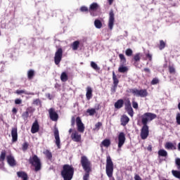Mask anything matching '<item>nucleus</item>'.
I'll list each match as a JSON object with an SVG mask.
<instances>
[{
  "label": "nucleus",
  "mask_w": 180,
  "mask_h": 180,
  "mask_svg": "<svg viewBox=\"0 0 180 180\" xmlns=\"http://www.w3.org/2000/svg\"><path fill=\"white\" fill-rule=\"evenodd\" d=\"M61 175L64 180L72 179V176H74V167L68 165H65L61 172Z\"/></svg>",
  "instance_id": "1"
},
{
  "label": "nucleus",
  "mask_w": 180,
  "mask_h": 180,
  "mask_svg": "<svg viewBox=\"0 0 180 180\" xmlns=\"http://www.w3.org/2000/svg\"><path fill=\"white\" fill-rule=\"evenodd\" d=\"M105 172L108 178L113 176V162L109 155L107 156L106 159Z\"/></svg>",
  "instance_id": "2"
},
{
  "label": "nucleus",
  "mask_w": 180,
  "mask_h": 180,
  "mask_svg": "<svg viewBox=\"0 0 180 180\" xmlns=\"http://www.w3.org/2000/svg\"><path fill=\"white\" fill-rule=\"evenodd\" d=\"M29 161L30 164H32V165L34 167V171L37 172V171H40V169H41V162L37 155H33L30 158Z\"/></svg>",
  "instance_id": "3"
},
{
  "label": "nucleus",
  "mask_w": 180,
  "mask_h": 180,
  "mask_svg": "<svg viewBox=\"0 0 180 180\" xmlns=\"http://www.w3.org/2000/svg\"><path fill=\"white\" fill-rule=\"evenodd\" d=\"M155 117H157V115L151 112H146L141 116L142 124L147 126V123H148V122H151V120H154Z\"/></svg>",
  "instance_id": "4"
},
{
  "label": "nucleus",
  "mask_w": 180,
  "mask_h": 180,
  "mask_svg": "<svg viewBox=\"0 0 180 180\" xmlns=\"http://www.w3.org/2000/svg\"><path fill=\"white\" fill-rule=\"evenodd\" d=\"M81 164L85 172H91V162L88 160L87 157L82 156L81 158Z\"/></svg>",
  "instance_id": "5"
},
{
  "label": "nucleus",
  "mask_w": 180,
  "mask_h": 180,
  "mask_svg": "<svg viewBox=\"0 0 180 180\" xmlns=\"http://www.w3.org/2000/svg\"><path fill=\"white\" fill-rule=\"evenodd\" d=\"M131 94H133L134 96H140V98H146L148 96V93L146 89H132L130 90Z\"/></svg>",
  "instance_id": "6"
},
{
  "label": "nucleus",
  "mask_w": 180,
  "mask_h": 180,
  "mask_svg": "<svg viewBox=\"0 0 180 180\" xmlns=\"http://www.w3.org/2000/svg\"><path fill=\"white\" fill-rule=\"evenodd\" d=\"M62 59H63V49L59 48L55 53V56H54L55 64L56 65H58V64L61 63Z\"/></svg>",
  "instance_id": "7"
},
{
  "label": "nucleus",
  "mask_w": 180,
  "mask_h": 180,
  "mask_svg": "<svg viewBox=\"0 0 180 180\" xmlns=\"http://www.w3.org/2000/svg\"><path fill=\"white\" fill-rule=\"evenodd\" d=\"M124 143H126V134L124 132H120L118 135V150L117 151H120L122 147H123Z\"/></svg>",
  "instance_id": "8"
},
{
  "label": "nucleus",
  "mask_w": 180,
  "mask_h": 180,
  "mask_svg": "<svg viewBox=\"0 0 180 180\" xmlns=\"http://www.w3.org/2000/svg\"><path fill=\"white\" fill-rule=\"evenodd\" d=\"M76 124L79 133H84V131H85V126L84 125V123H82V120H81L79 117L76 118Z\"/></svg>",
  "instance_id": "9"
},
{
  "label": "nucleus",
  "mask_w": 180,
  "mask_h": 180,
  "mask_svg": "<svg viewBox=\"0 0 180 180\" xmlns=\"http://www.w3.org/2000/svg\"><path fill=\"white\" fill-rule=\"evenodd\" d=\"M113 25H115V13L113 11H110L109 13V20H108V27L110 30H113Z\"/></svg>",
  "instance_id": "10"
},
{
  "label": "nucleus",
  "mask_w": 180,
  "mask_h": 180,
  "mask_svg": "<svg viewBox=\"0 0 180 180\" xmlns=\"http://www.w3.org/2000/svg\"><path fill=\"white\" fill-rule=\"evenodd\" d=\"M141 137L142 140H146L148 137V126L143 125L141 131Z\"/></svg>",
  "instance_id": "11"
},
{
  "label": "nucleus",
  "mask_w": 180,
  "mask_h": 180,
  "mask_svg": "<svg viewBox=\"0 0 180 180\" xmlns=\"http://www.w3.org/2000/svg\"><path fill=\"white\" fill-rule=\"evenodd\" d=\"M49 113L51 120H53V122H57L58 120V114L56 113V110H54L53 108H50L49 110Z\"/></svg>",
  "instance_id": "12"
},
{
  "label": "nucleus",
  "mask_w": 180,
  "mask_h": 180,
  "mask_svg": "<svg viewBox=\"0 0 180 180\" xmlns=\"http://www.w3.org/2000/svg\"><path fill=\"white\" fill-rule=\"evenodd\" d=\"M71 139L75 143H79L81 141V134L77 131H75L71 134Z\"/></svg>",
  "instance_id": "13"
},
{
  "label": "nucleus",
  "mask_w": 180,
  "mask_h": 180,
  "mask_svg": "<svg viewBox=\"0 0 180 180\" xmlns=\"http://www.w3.org/2000/svg\"><path fill=\"white\" fill-rule=\"evenodd\" d=\"M54 136H55V143H56L58 148H60L61 141H60V134L58 133V129H55V131H54Z\"/></svg>",
  "instance_id": "14"
},
{
  "label": "nucleus",
  "mask_w": 180,
  "mask_h": 180,
  "mask_svg": "<svg viewBox=\"0 0 180 180\" xmlns=\"http://www.w3.org/2000/svg\"><path fill=\"white\" fill-rule=\"evenodd\" d=\"M6 160L10 167H15V165H16V160H15V158L12 156V155H7Z\"/></svg>",
  "instance_id": "15"
},
{
  "label": "nucleus",
  "mask_w": 180,
  "mask_h": 180,
  "mask_svg": "<svg viewBox=\"0 0 180 180\" xmlns=\"http://www.w3.org/2000/svg\"><path fill=\"white\" fill-rule=\"evenodd\" d=\"M11 137H12V141L13 143H15V141H18V128L17 127L12 128Z\"/></svg>",
  "instance_id": "16"
},
{
  "label": "nucleus",
  "mask_w": 180,
  "mask_h": 180,
  "mask_svg": "<svg viewBox=\"0 0 180 180\" xmlns=\"http://www.w3.org/2000/svg\"><path fill=\"white\" fill-rule=\"evenodd\" d=\"M166 150H176V143H173L172 142H167L165 145Z\"/></svg>",
  "instance_id": "17"
},
{
  "label": "nucleus",
  "mask_w": 180,
  "mask_h": 180,
  "mask_svg": "<svg viewBox=\"0 0 180 180\" xmlns=\"http://www.w3.org/2000/svg\"><path fill=\"white\" fill-rule=\"evenodd\" d=\"M86 98L87 99V101H89L90 99L92 98V92H93V90H92V87L91 86H87L86 89Z\"/></svg>",
  "instance_id": "18"
},
{
  "label": "nucleus",
  "mask_w": 180,
  "mask_h": 180,
  "mask_svg": "<svg viewBox=\"0 0 180 180\" xmlns=\"http://www.w3.org/2000/svg\"><path fill=\"white\" fill-rule=\"evenodd\" d=\"M39 122L37 121H35L32 126L31 128V132L32 134H34V133H37L39 131Z\"/></svg>",
  "instance_id": "19"
},
{
  "label": "nucleus",
  "mask_w": 180,
  "mask_h": 180,
  "mask_svg": "<svg viewBox=\"0 0 180 180\" xmlns=\"http://www.w3.org/2000/svg\"><path fill=\"white\" fill-rule=\"evenodd\" d=\"M99 9V4L98 3H93L90 5L89 11V12H95Z\"/></svg>",
  "instance_id": "20"
},
{
  "label": "nucleus",
  "mask_w": 180,
  "mask_h": 180,
  "mask_svg": "<svg viewBox=\"0 0 180 180\" xmlns=\"http://www.w3.org/2000/svg\"><path fill=\"white\" fill-rule=\"evenodd\" d=\"M130 119L127 115H122L121 117V124L122 126H126L129 122Z\"/></svg>",
  "instance_id": "21"
},
{
  "label": "nucleus",
  "mask_w": 180,
  "mask_h": 180,
  "mask_svg": "<svg viewBox=\"0 0 180 180\" xmlns=\"http://www.w3.org/2000/svg\"><path fill=\"white\" fill-rule=\"evenodd\" d=\"M17 175L18 178H21L22 180H27V174L25 172H18Z\"/></svg>",
  "instance_id": "22"
},
{
  "label": "nucleus",
  "mask_w": 180,
  "mask_h": 180,
  "mask_svg": "<svg viewBox=\"0 0 180 180\" xmlns=\"http://www.w3.org/2000/svg\"><path fill=\"white\" fill-rule=\"evenodd\" d=\"M115 109H120L121 108H123V100L120 99L115 103Z\"/></svg>",
  "instance_id": "23"
},
{
  "label": "nucleus",
  "mask_w": 180,
  "mask_h": 180,
  "mask_svg": "<svg viewBox=\"0 0 180 180\" xmlns=\"http://www.w3.org/2000/svg\"><path fill=\"white\" fill-rule=\"evenodd\" d=\"M158 154L159 157H167L168 155V152L164 149H160L158 150Z\"/></svg>",
  "instance_id": "24"
},
{
  "label": "nucleus",
  "mask_w": 180,
  "mask_h": 180,
  "mask_svg": "<svg viewBox=\"0 0 180 180\" xmlns=\"http://www.w3.org/2000/svg\"><path fill=\"white\" fill-rule=\"evenodd\" d=\"M60 79L63 82H66V81H68V75H67V73L65 72H62Z\"/></svg>",
  "instance_id": "25"
},
{
  "label": "nucleus",
  "mask_w": 180,
  "mask_h": 180,
  "mask_svg": "<svg viewBox=\"0 0 180 180\" xmlns=\"http://www.w3.org/2000/svg\"><path fill=\"white\" fill-rule=\"evenodd\" d=\"M112 81L113 84L115 85V86H117L119 84V79H117V77H116V74H115V72H112Z\"/></svg>",
  "instance_id": "26"
},
{
  "label": "nucleus",
  "mask_w": 180,
  "mask_h": 180,
  "mask_svg": "<svg viewBox=\"0 0 180 180\" xmlns=\"http://www.w3.org/2000/svg\"><path fill=\"white\" fill-rule=\"evenodd\" d=\"M78 47H79V41H75L72 44V49L74 51L78 50Z\"/></svg>",
  "instance_id": "27"
},
{
  "label": "nucleus",
  "mask_w": 180,
  "mask_h": 180,
  "mask_svg": "<svg viewBox=\"0 0 180 180\" xmlns=\"http://www.w3.org/2000/svg\"><path fill=\"white\" fill-rule=\"evenodd\" d=\"M94 26L96 29H101L102 27V22L99 20H96L94 21Z\"/></svg>",
  "instance_id": "28"
},
{
  "label": "nucleus",
  "mask_w": 180,
  "mask_h": 180,
  "mask_svg": "<svg viewBox=\"0 0 180 180\" xmlns=\"http://www.w3.org/2000/svg\"><path fill=\"white\" fill-rule=\"evenodd\" d=\"M86 113H88L89 116H94V115L96 113V109L95 108L87 109Z\"/></svg>",
  "instance_id": "29"
},
{
  "label": "nucleus",
  "mask_w": 180,
  "mask_h": 180,
  "mask_svg": "<svg viewBox=\"0 0 180 180\" xmlns=\"http://www.w3.org/2000/svg\"><path fill=\"white\" fill-rule=\"evenodd\" d=\"M172 174L173 176H175V178H178L180 179V170H172Z\"/></svg>",
  "instance_id": "30"
},
{
  "label": "nucleus",
  "mask_w": 180,
  "mask_h": 180,
  "mask_svg": "<svg viewBox=\"0 0 180 180\" xmlns=\"http://www.w3.org/2000/svg\"><path fill=\"white\" fill-rule=\"evenodd\" d=\"M118 71L119 72H127V71H129V68H127L126 66L121 65L118 68Z\"/></svg>",
  "instance_id": "31"
},
{
  "label": "nucleus",
  "mask_w": 180,
  "mask_h": 180,
  "mask_svg": "<svg viewBox=\"0 0 180 180\" xmlns=\"http://www.w3.org/2000/svg\"><path fill=\"white\" fill-rule=\"evenodd\" d=\"M44 154L47 157L49 160H51L53 158V155L51 154V152L50 150H46L44 152Z\"/></svg>",
  "instance_id": "32"
},
{
  "label": "nucleus",
  "mask_w": 180,
  "mask_h": 180,
  "mask_svg": "<svg viewBox=\"0 0 180 180\" xmlns=\"http://www.w3.org/2000/svg\"><path fill=\"white\" fill-rule=\"evenodd\" d=\"M91 67H92L93 69L95 70L96 71H99V70H101V68L98 66V64H96L94 61L91 62Z\"/></svg>",
  "instance_id": "33"
},
{
  "label": "nucleus",
  "mask_w": 180,
  "mask_h": 180,
  "mask_svg": "<svg viewBox=\"0 0 180 180\" xmlns=\"http://www.w3.org/2000/svg\"><path fill=\"white\" fill-rule=\"evenodd\" d=\"M22 117L24 120H27V117H29V108H27L25 112H22Z\"/></svg>",
  "instance_id": "34"
},
{
  "label": "nucleus",
  "mask_w": 180,
  "mask_h": 180,
  "mask_svg": "<svg viewBox=\"0 0 180 180\" xmlns=\"http://www.w3.org/2000/svg\"><path fill=\"white\" fill-rule=\"evenodd\" d=\"M101 144L104 146V147H109L110 146V141L109 139H105L102 141Z\"/></svg>",
  "instance_id": "35"
},
{
  "label": "nucleus",
  "mask_w": 180,
  "mask_h": 180,
  "mask_svg": "<svg viewBox=\"0 0 180 180\" xmlns=\"http://www.w3.org/2000/svg\"><path fill=\"white\" fill-rule=\"evenodd\" d=\"M6 157V151L2 150L1 152V155H0V160H1V161H5V158Z\"/></svg>",
  "instance_id": "36"
},
{
  "label": "nucleus",
  "mask_w": 180,
  "mask_h": 180,
  "mask_svg": "<svg viewBox=\"0 0 180 180\" xmlns=\"http://www.w3.org/2000/svg\"><path fill=\"white\" fill-rule=\"evenodd\" d=\"M27 75H28L29 79H32V78H33V77L34 75V70H29L27 72Z\"/></svg>",
  "instance_id": "37"
},
{
  "label": "nucleus",
  "mask_w": 180,
  "mask_h": 180,
  "mask_svg": "<svg viewBox=\"0 0 180 180\" xmlns=\"http://www.w3.org/2000/svg\"><path fill=\"white\" fill-rule=\"evenodd\" d=\"M125 109H126V110H129V109H132L131 103H130V101H127L125 103Z\"/></svg>",
  "instance_id": "38"
},
{
  "label": "nucleus",
  "mask_w": 180,
  "mask_h": 180,
  "mask_svg": "<svg viewBox=\"0 0 180 180\" xmlns=\"http://www.w3.org/2000/svg\"><path fill=\"white\" fill-rule=\"evenodd\" d=\"M175 164L177 169L180 171V158H177L175 159Z\"/></svg>",
  "instance_id": "39"
},
{
  "label": "nucleus",
  "mask_w": 180,
  "mask_h": 180,
  "mask_svg": "<svg viewBox=\"0 0 180 180\" xmlns=\"http://www.w3.org/2000/svg\"><path fill=\"white\" fill-rule=\"evenodd\" d=\"M125 54L128 57L131 56L133 55V50H131V49H127L125 51Z\"/></svg>",
  "instance_id": "40"
},
{
  "label": "nucleus",
  "mask_w": 180,
  "mask_h": 180,
  "mask_svg": "<svg viewBox=\"0 0 180 180\" xmlns=\"http://www.w3.org/2000/svg\"><path fill=\"white\" fill-rule=\"evenodd\" d=\"M102 126V122H97L96 124H95V128H94V130H96L98 131V130H99V129H101Z\"/></svg>",
  "instance_id": "41"
},
{
  "label": "nucleus",
  "mask_w": 180,
  "mask_h": 180,
  "mask_svg": "<svg viewBox=\"0 0 180 180\" xmlns=\"http://www.w3.org/2000/svg\"><path fill=\"white\" fill-rule=\"evenodd\" d=\"M119 57H120V60L122 63V64H124V63H126V58L124 57V55L120 53L119 55Z\"/></svg>",
  "instance_id": "42"
},
{
  "label": "nucleus",
  "mask_w": 180,
  "mask_h": 180,
  "mask_svg": "<svg viewBox=\"0 0 180 180\" xmlns=\"http://www.w3.org/2000/svg\"><path fill=\"white\" fill-rule=\"evenodd\" d=\"M91 172H86V173L84 174V176H83V180H88L89 179V173Z\"/></svg>",
  "instance_id": "43"
},
{
  "label": "nucleus",
  "mask_w": 180,
  "mask_h": 180,
  "mask_svg": "<svg viewBox=\"0 0 180 180\" xmlns=\"http://www.w3.org/2000/svg\"><path fill=\"white\" fill-rule=\"evenodd\" d=\"M165 42L161 40L160 44V50H162V49H165Z\"/></svg>",
  "instance_id": "44"
},
{
  "label": "nucleus",
  "mask_w": 180,
  "mask_h": 180,
  "mask_svg": "<svg viewBox=\"0 0 180 180\" xmlns=\"http://www.w3.org/2000/svg\"><path fill=\"white\" fill-rule=\"evenodd\" d=\"M28 147H29V144H27V143H26V142L22 144V151H26V150H27Z\"/></svg>",
  "instance_id": "45"
},
{
  "label": "nucleus",
  "mask_w": 180,
  "mask_h": 180,
  "mask_svg": "<svg viewBox=\"0 0 180 180\" xmlns=\"http://www.w3.org/2000/svg\"><path fill=\"white\" fill-rule=\"evenodd\" d=\"M176 122L177 124L180 125V113L176 114Z\"/></svg>",
  "instance_id": "46"
},
{
  "label": "nucleus",
  "mask_w": 180,
  "mask_h": 180,
  "mask_svg": "<svg viewBox=\"0 0 180 180\" xmlns=\"http://www.w3.org/2000/svg\"><path fill=\"white\" fill-rule=\"evenodd\" d=\"M159 82H160V81L158 80V79L155 78V79H153L152 80L151 84H152V85H157V84H158Z\"/></svg>",
  "instance_id": "47"
},
{
  "label": "nucleus",
  "mask_w": 180,
  "mask_h": 180,
  "mask_svg": "<svg viewBox=\"0 0 180 180\" xmlns=\"http://www.w3.org/2000/svg\"><path fill=\"white\" fill-rule=\"evenodd\" d=\"M127 112L131 116V117H133L134 112H133V108H130L129 110H127Z\"/></svg>",
  "instance_id": "48"
},
{
  "label": "nucleus",
  "mask_w": 180,
  "mask_h": 180,
  "mask_svg": "<svg viewBox=\"0 0 180 180\" xmlns=\"http://www.w3.org/2000/svg\"><path fill=\"white\" fill-rule=\"evenodd\" d=\"M132 106L134 109H139V103H137L136 101L132 102Z\"/></svg>",
  "instance_id": "49"
},
{
  "label": "nucleus",
  "mask_w": 180,
  "mask_h": 180,
  "mask_svg": "<svg viewBox=\"0 0 180 180\" xmlns=\"http://www.w3.org/2000/svg\"><path fill=\"white\" fill-rule=\"evenodd\" d=\"M134 59L135 60V61H140V53H136L134 56Z\"/></svg>",
  "instance_id": "50"
},
{
  "label": "nucleus",
  "mask_w": 180,
  "mask_h": 180,
  "mask_svg": "<svg viewBox=\"0 0 180 180\" xmlns=\"http://www.w3.org/2000/svg\"><path fill=\"white\" fill-rule=\"evenodd\" d=\"M81 12H88V7L86 6H82L80 8Z\"/></svg>",
  "instance_id": "51"
},
{
  "label": "nucleus",
  "mask_w": 180,
  "mask_h": 180,
  "mask_svg": "<svg viewBox=\"0 0 180 180\" xmlns=\"http://www.w3.org/2000/svg\"><path fill=\"white\" fill-rule=\"evenodd\" d=\"M169 71L170 74H174L175 72V68L174 67H169Z\"/></svg>",
  "instance_id": "52"
},
{
  "label": "nucleus",
  "mask_w": 180,
  "mask_h": 180,
  "mask_svg": "<svg viewBox=\"0 0 180 180\" xmlns=\"http://www.w3.org/2000/svg\"><path fill=\"white\" fill-rule=\"evenodd\" d=\"M75 120H75V117H72V119H71V125L72 127L75 126Z\"/></svg>",
  "instance_id": "53"
},
{
  "label": "nucleus",
  "mask_w": 180,
  "mask_h": 180,
  "mask_svg": "<svg viewBox=\"0 0 180 180\" xmlns=\"http://www.w3.org/2000/svg\"><path fill=\"white\" fill-rule=\"evenodd\" d=\"M15 105H20L22 103V99L17 98L15 100Z\"/></svg>",
  "instance_id": "54"
},
{
  "label": "nucleus",
  "mask_w": 180,
  "mask_h": 180,
  "mask_svg": "<svg viewBox=\"0 0 180 180\" xmlns=\"http://www.w3.org/2000/svg\"><path fill=\"white\" fill-rule=\"evenodd\" d=\"M15 94H18V95H20V94H26V91H25V90H17L15 91Z\"/></svg>",
  "instance_id": "55"
},
{
  "label": "nucleus",
  "mask_w": 180,
  "mask_h": 180,
  "mask_svg": "<svg viewBox=\"0 0 180 180\" xmlns=\"http://www.w3.org/2000/svg\"><path fill=\"white\" fill-rule=\"evenodd\" d=\"M134 180H143L139 174H135L134 177Z\"/></svg>",
  "instance_id": "56"
},
{
  "label": "nucleus",
  "mask_w": 180,
  "mask_h": 180,
  "mask_svg": "<svg viewBox=\"0 0 180 180\" xmlns=\"http://www.w3.org/2000/svg\"><path fill=\"white\" fill-rule=\"evenodd\" d=\"M33 103L34 105H39V103H40V100L36 99L34 101Z\"/></svg>",
  "instance_id": "57"
},
{
  "label": "nucleus",
  "mask_w": 180,
  "mask_h": 180,
  "mask_svg": "<svg viewBox=\"0 0 180 180\" xmlns=\"http://www.w3.org/2000/svg\"><path fill=\"white\" fill-rule=\"evenodd\" d=\"M146 57L148 58H149L150 61H151V60L153 58V56L151 54H150V53L146 54Z\"/></svg>",
  "instance_id": "58"
},
{
  "label": "nucleus",
  "mask_w": 180,
  "mask_h": 180,
  "mask_svg": "<svg viewBox=\"0 0 180 180\" xmlns=\"http://www.w3.org/2000/svg\"><path fill=\"white\" fill-rule=\"evenodd\" d=\"M117 88V86L114 85L113 88L111 89L112 92L113 93L116 92Z\"/></svg>",
  "instance_id": "59"
},
{
  "label": "nucleus",
  "mask_w": 180,
  "mask_h": 180,
  "mask_svg": "<svg viewBox=\"0 0 180 180\" xmlns=\"http://www.w3.org/2000/svg\"><path fill=\"white\" fill-rule=\"evenodd\" d=\"M46 98H49L50 100L53 98V96L50 94H46Z\"/></svg>",
  "instance_id": "60"
},
{
  "label": "nucleus",
  "mask_w": 180,
  "mask_h": 180,
  "mask_svg": "<svg viewBox=\"0 0 180 180\" xmlns=\"http://www.w3.org/2000/svg\"><path fill=\"white\" fill-rule=\"evenodd\" d=\"M12 112H13V113H17L18 112V110L16 108H13Z\"/></svg>",
  "instance_id": "61"
},
{
  "label": "nucleus",
  "mask_w": 180,
  "mask_h": 180,
  "mask_svg": "<svg viewBox=\"0 0 180 180\" xmlns=\"http://www.w3.org/2000/svg\"><path fill=\"white\" fill-rule=\"evenodd\" d=\"M108 1L109 5H112V4H113V1L115 0H108Z\"/></svg>",
  "instance_id": "62"
},
{
  "label": "nucleus",
  "mask_w": 180,
  "mask_h": 180,
  "mask_svg": "<svg viewBox=\"0 0 180 180\" xmlns=\"http://www.w3.org/2000/svg\"><path fill=\"white\" fill-rule=\"evenodd\" d=\"M25 95H34V93H27V92H25Z\"/></svg>",
  "instance_id": "63"
},
{
  "label": "nucleus",
  "mask_w": 180,
  "mask_h": 180,
  "mask_svg": "<svg viewBox=\"0 0 180 180\" xmlns=\"http://www.w3.org/2000/svg\"><path fill=\"white\" fill-rule=\"evenodd\" d=\"M144 71H145L146 72H150V70H149L148 68H145V69H144Z\"/></svg>",
  "instance_id": "64"
}]
</instances>
